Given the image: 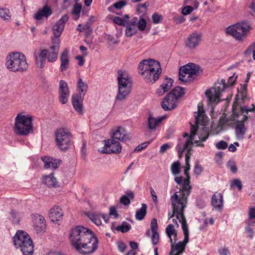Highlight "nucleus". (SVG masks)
Segmentation results:
<instances>
[{"mask_svg": "<svg viewBox=\"0 0 255 255\" xmlns=\"http://www.w3.org/2000/svg\"><path fill=\"white\" fill-rule=\"evenodd\" d=\"M42 160L44 162V167L45 168L55 169L58 167L61 162V160L55 159L49 156L42 157Z\"/></svg>", "mask_w": 255, "mask_h": 255, "instance_id": "nucleus-22", "label": "nucleus"}, {"mask_svg": "<svg viewBox=\"0 0 255 255\" xmlns=\"http://www.w3.org/2000/svg\"><path fill=\"white\" fill-rule=\"evenodd\" d=\"M43 181L48 187H55L57 183L56 179L53 176L52 173L45 176Z\"/></svg>", "mask_w": 255, "mask_h": 255, "instance_id": "nucleus-37", "label": "nucleus"}, {"mask_svg": "<svg viewBox=\"0 0 255 255\" xmlns=\"http://www.w3.org/2000/svg\"><path fill=\"white\" fill-rule=\"evenodd\" d=\"M112 138L123 142L129 140V135L128 131L121 127H116L112 129Z\"/></svg>", "mask_w": 255, "mask_h": 255, "instance_id": "nucleus-19", "label": "nucleus"}, {"mask_svg": "<svg viewBox=\"0 0 255 255\" xmlns=\"http://www.w3.org/2000/svg\"><path fill=\"white\" fill-rule=\"evenodd\" d=\"M138 70L147 82L152 83L159 79L161 73L159 63L151 59L142 60L138 65Z\"/></svg>", "mask_w": 255, "mask_h": 255, "instance_id": "nucleus-2", "label": "nucleus"}, {"mask_svg": "<svg viewBox=\"0 0 255 255\" xmlns=\"http://www.w3.org/2000/svg\"><path fill=\"white\" fill-rule=\"evenodd\" d=\"M137 26L139 30L141 31H144L146 27V21L145 19L143 18H140V19L138 20Z\"/></svg>", "mask_w": 255, "mask_h": 255, "instance_id": "nucleus-50", "label": "nucleus"}, {"mask_svg": "<svg viewBox=\"0 0 255 255\" xmlns=\"http://www.w3.org/2000/svg\"><path fill=\"white\" fill-rule=\"evenodd\" d=\"M31 117L19 114L15 118L14 131L17 135H26L32 131Z\"/></svg>", "mask_w": 255, "mask_h": 255, "instance_id": "nucleus-6", "label": "nucleus"}, {"mask_svg": "<svg viewBox=\"0 0 255 255\" xmlns=\"http://www.w3.org/2000/svg\"><path fill=\"white\" fill-rule=\"evenodd\" d=\"M125 224L118 226L116 228V230L118 231H120L122 233H127L131 229V226L129 224L124 222Z\"/></svg>", "mask_w": 255, "mask_h": 255, "instance_id": "nucleus-44", "label": "nucleus"}, {"mask_svg": "<svg viewBox=\"0 0 255 255\" xmlns=\"http://www.w3.org/2000/svg\"><path fill=\"white\" fill-rule=\"evenodd\" d=\"M202 40V35L201 33L195 31L189 34L185 44L186 46L190 49H194L201 44Z\"/></svg>", "mask_w": 255, "mask_h": 255, "instance_id": "nucleus-17", "label": "nucleus"}, {"mask_svg": "<svg viewBox=\"0 0 255 255\" xmlns=\"http://www.w3.org/2000/svg\"><path fill=\"white\" fill-rule=\"evenodd\" d=\"M77 88L80 91V93L78 95H81L84 97L86 92L88 91V84L83 81V80L79 78L77 82Z\"/></svg>", "mask_w": 255, "mask_h": 255, "instance_id": "nucleus-31", "label": "nucleus"}, {"mask_svg": "<svg viewBox=\"0 0 255 255\" xmlns=\"http://www.w3.org/2000/svg\"><path fill=\"white\" fill-rule=\"evenodd\" d=\"M14 246L22 252L23 255H32L34 246L29 235L21 230L17 231L12 238Z\"/></svg>", "mask_w": 255, "mask_h": 255, "instance_id": "nucleus-5", "label": "nucleus"}, {"mask_svg": "<svg viewBox=\"0 0 255 255\" xmlns=\"http://www.w3.org/2000/svg\"><path fill=\"white\" fill-rule=\"evenodd\" d=\"M227 166L230 169L233 173H236L237 172V167L233 161H230L227 163Z\"/></svg>", "mask_w": 255, "mask_h": 255, "instance_id": "nucleus-55", "label": "nucleus"}, {"mask_svg": "<svg viewBox=\"0 0 255 255\" xmlns=\"http://www.w3.org/2000/svg\"><path fill=\"white\" fill-rule=\"evenodd\" d=\"M120 202L125 205H128L130 204V200L126 195L122 196L120 198Z\"/></svg>", "mask_w": 255, "mask_h": 255, "instance_id": "nucleus-64", "label": "nucleus"}, {"mask_svg": "<svg viewBox=\"0 0 255 255\" xmlns=\"http://www.w3.org/2000/svg\"><path fill=\"white\" fill-rule=\"evenodd\" d=\"M69 16L67 14H65L58 20L53 27V33L54 36L57 38L61 35L65 23L69 20Z\"/></svg>", "mask_w": 255, "mask_h": 255, "instance_id": "nucleus-20", "label": "nucleus"}, {"mask_svg": "<svg viewBox=\"0 0 255 255\" xmlns=\"http://www.w3.org/2000/svg\"><path fill=\"white\" fill-rule=\"evenodd\" d=\"M52 13L51 8L47 5H45L41 9H39L34 15V18L37 20H41L44 17L48 18Z\"/></svg>", "mask_w": 255, "mask_h": 255, "instance_id": "nucleus-27", "label": "nucleus"}, {"mask_svg": "<svg viewBox=\"0 0 255 255\" xmlns=\"http://www.w3.org/2000/svg\"><path fill=\"white\" fill-rule=\"evenodd\" d=\"M193 10V8L191 6H185L183 9H182V14L184 15H188L191 13Z\"/></svg>", "mask_w": 255, "mask_h": 255, "instance_id": "nucleus-60", "label": "nucleus"}, {"mask_svg": "<svg viewBox=\"0 0 255 255\" xmlns=\"http://www.w3.org/2000/svg\"><path fill=\"white\" fill-rule=\"evenodd\" d=\"M198 126H194L193 125H191L190 128V134L189 136L186 139L185 143L184 144L183 147H180V145H178L179 147V152L181 151V153H182L184 150H186L188 151L185 155V162H186V167L185 168V171H189L190 169V165L189 164V158L190 156L188 155V153L192 149V146L193 144V140L194 139V136L196 134V132L198 130Z\"/></svg>", "mask_w": 255, "mask_h": 255, "instance_id": "nucleus-12", "label": "nucleus"}, {"mask_svg": "<svg viewBox=\"0 0 255 255\" xmlns=\"http://www.w3.org/2000/svg\"><path fill=\"white\" fill-rule=\"evenodd\" d=\"M105 146L101 152L105 154L116 153L119 154L121 152L122 145L121 143L114 139L105 140Z\"/></svg>", "mask_w": 255, "mask_h": 255, "instance_id": "nucleus-15", "label": "nucleus"}, {"mask_svg": "<svg viewBox=\"0 0 255 255\" xmlns=\"http://www.w3.org/2000/svg\"><path fill=\"white\" fill-rule=\"evenodd\" d=\"M118 86L119 93L116 98L118 100H123L130 92V87L128 85L130 84V79L127 74L123 73L122 71H118Z\"/></svg>", "mask_w": 255, "mask_h": 255, "instance_id": "nucleus-11", "label": "nucleus"}, {"mask_svg": "<svg viewBox=\"0 0 255 255\" xmlns=\"http://www.w3.org/2000/svg\"><path fill=\"white\" fill-rule=\"evenodd\" d=\"M34 216V223L37 233L43 232L45 229V221L44 217L38 214H35Z\"/></svg>", "mask_w": 255, "mask_h": 255, "instance_id": "nucleus-25", "label": "nucleus"}, {"mask_svg": "<svg viewBox=\"0 0 255 255\" xmlns=\"http://www.w3.org/2000/svg\"><path fill=\"white\" fill-rule=\"evenodd\" d=\"M203 171V168L198 162H196L194 167V173L196 175H199Z\"/></svg>", "mask_w": 255, "mask_h": 255, "instance_id": "nucleus-63", "label": "nucleus"}, {"mask_svg": "<svg viewBox=\"0 0 255 255\" xmlns=\"http://www.w3.org/2000/svg\"><path fill=\"white\" fill-rule=\"evenodd\" d=\"M5 66L10 71L23 72L28 68L25 55L20 52L10 53L6 57Z\"/></svg>", "mask_w": 255, "mask_h": 255, "instance_id": "nucleus-4", "label": "nucleus"}, {"mask_svg": "<svg viewBox=\"0 0 255 255\" xmlns=\"http://www.w3.org/2000/svg\"><path fill=\"white\" fill-rule=\"evenodd\" d=\"M228 87V83H226V80L222 79L219 85H216L214 87L207 90L205 95L208 99L209 103L211 104H218L220 102L221 93Z\"/></svg>", "mask_w": 255, "mask_h": 255, "instance_id": "nucleus-8", "label": "nucleus"}, {"mask_svg": "<svg viewBox=\"0 0 255 255\" xmlns=\"http://www.w3.org/2000/svg\"><path fill=\"white\" fill-rule=\"evenodd\" d=\"M179 222L181 224L182 228L184 234L189 233L188 225L186 221V218L184 214L181 217V219L179 220Z\"/></svg>", "mask_w": 255, "mask_h": 255, "instance_id": "nucleus-47", "label": "nucleus"}, {"mask_svg": "<svg viewBox=\"0 0 255 255\" xmlns=\"http://www.w3.org/2000/svg\"><path fill=\"white\" fill-rule=\"evenodd\" d=\"M10 219L12 221V222H15V223H19L20 222L19 215L18 212L14 210H11L10 212Z\"/></svg>", "mask_w": 255, "mask_h": 255, "instance_id": "nucleus-49", "label": "nucleus"}, {"mask_svg": "<svg viewBox=\"0 0 255 255\" xmlns=\"http://www.w3.org/2000/svg\"><path fill=\"white\" fill-rule=\"evenodd\" d=\"M188 197H183L181 195H178V192H175L171 197V201L173 208L172 213H168V219L173 218L176 214V218L179 220L184 214L185 208L187 203Z\"/></svg>", "mask_w": 255, "mask_h": 255, "instance_id": "nucleus-7", "label": "nucleus"}, {"mask_svg": "<svg viewBox=\"0 0 255 255\" xmlns=\"http://www.w3.org/2000/svg\"><path fill=\"white\" fill-rule=\"evenodd\" d=\"M205 113L202 108L198 107V114L195 116V123L197 124H203L205 121Z\"/></svg>", "mask_w": 255, "mask_h": 255, "instance_id": "nucleus-40", "label": "nucleus"}, {"mask_svg": "<svg viewBox=\"0 0 255 255\" xmlns=\"http://www.w3.org/2000/svg\"><path fill=\"white\" fill-rule=\"evenodd\" d=\"M147 213V206L145 204H142L141 207L138 209L135 213V219L137 220H143Z\"/></svg>", "mask_w": 255, "mask_h": 255, "instance_id": "nucleus-34", "label": "nucleus"}, {"mask_svg": "<svg viewBox=\"0 0 255 255\" xmlns=\"http://www.w3.org/2000/svg\"><path fill=\"white\" fill-rule=\"evenodd\" d=\"M184 174L186 178L182 176H175L174 181L177 185L180 186L179 189V195L183 196V197H188L190 195L192 187L190 185V176L189 171L184 170Z\"/></svg>", "mask_w": 255, "mask_h": 255, "instance_id": "nucleus-13", "label": "nucleus"}, {"mask_svg": "<svg viewBox=\"0 0 255 255\" xmlns=\"http://www.w3.org/2000/svg\"><path fill=\"white\" fill-rule=\"evenodd\" d=\"M152 19L154 24H157L160 22L161 16L157 13H154L152 16Z\"/></svg>", "mask_w": 255, "mask_h": 255, "instance_id": "nucleus-59", "label": "nucleus"}, {"mask_svg": "<svg viewBox=\"0 0 255 255\" xmlns=\"http://www.w3.org/2000/svg\"><path fill=\"white\" fill-rule=\"evenodd\" d=\"M169 94H172L174 98L178 101L179 98L181 97L184 94V89L180 87H176Z\"/></svg>", "mask_w": 255, "mask_h": 255, "instance_id": "nucleus-41", "label": "nucleus"}, {"mask_svg": "<svg viewBox=\"0 0 255 255\" xmlns=\"http://www.w3.org/2000/svg\"><path fill=\"white\" fill-rule=\"evenodd\" d=\"M152 235L151 236L152 244L154 246H155L158 243L159 239V235L158 232H152Z\"/></svg>", "mask_w": 255, "mask_h": 255, "instance_id": "nucleus-53", "label": "nucleus"}, {"mask_svg": "<svg viewBox=\"0 0 255 255\" xmlns=\"http://www.w3.org/2000/svg\"><path fill=\"white\" fill-rule=\"evenodd\" d=\"M87 215L89 219L97 226H99L101 224L102 222L100 220V216L97 213L89 212L87 214Z\"/></svg>", "mask_w": 255, "mask_h": 255, "instance_id": "nucleus-39", "label": "nucleus"}, {"mask_svg": "<svg viewBox=\"0 0 255 255\" xmlns=\"http://www.w3.org/2000/svg\"><path fill=\"white\" fill-rule=\"evenodd\" d=\"M59 100L62 104H66L70 96V90L67 83L64 80H60L59 82Z\"/></svg>", "mask_w": 255, "mask_h": 255, "instance_id": "nucleus-18", "label": "nucleus"}, {"mask_svg": "<svg viewBox=\"0 0 255 255\" xmlns=\"http://www.w3.org/2000/svg\"><path fill=\"white\" fill-rule=\"evenodd\" d=\"M10 12L6 8H0V16L5 20H8L10 18Z\"/></svg>", "mask_w": 255, "mask_h": 255, "instance_id": "nucleus-48", "label": "nucleus"}, {"mask_svg": "<svg viewBox=\"0 0 255 255\" xmlns=\"http://www.w3.org/2000/svg\"><path fill=\"white\" fill-rule=\"evenodd\" d=\"M46 52L45 50H41L38 56L36 53L34 54L35 64L40 68H43L45 65Z\"/></svg>", "mask_w": 255, "mask_h": 255, "instance_id": "nucleus-30", "label": "nucleus"}, {"mask_svg": "<svg viewBox=\"0 0 255 255\" xmlns=\"http://www.w3.org/2000/svg\"><path fill=\"white\" fill-rule=\"evenodd\" d=\"M231 186H235L238 187L239 190H241L242 188V184L241 181L238 179L234 180L232 183L231 184Z\"/></svg>", "mask_w": 255, "mask_h": 255, "instance_id": "nucleus-62", "label": "nucleus"}, {"mask_svg": "<svg viewBox=\"0 0 255 255\" xmlns=\"http://www.w3.org/2000/svg\"><path fill=\"white\" fill-rule=\"evenodd\" d=\"M234 127H235V131L237 136H243L245 134L246 128L243 122L237 120Z\"/></svg>", "mask_w": 255, "mask_h": 255, "instance_id": "nucleus-32", "label": "nucleus"}, {"mask_svg": "<svg viewBox=\"0 0 255 255\" xmlns=\"http://www.w3.org/2000/svg\"><path fill=\"white\" fill-rule=\"evenodd\" d=\"M151 141H147L142 143L141 144L138 145L134 149V151L139 152L142 151L143 149H144L146 146H147L150 143Z\"/></svg>", "mask_w": 255, "mask_h": 255, "instance_id": "nucleus-56", "label": "nucleus"}, {"mask_svg": "<svg viewBox=\"0 0 255 255\" xmlns=\"http://www.w3.org/2000/svg\"><path fill=\"white\" fill-rule=\"evenodd\" d=\"M94 21L95 17L94 16H91L84 24L83 29H86L88 30V31H87V33L90 34L92 32L93 30L91 28V25Z\"/></svg>", "mask_w": 255, "mask_h": 255, "instance_id": "nucleus-43", "label": "nucleus"}, {"mask_svg": "<svg viewBox=\"0 0 255 255\" xmlns=\"http://www.w3.org/2000/svg\"><path fill=\"white\" fill-rule=\"evenodd\" d=\"M63 215L61 208L59 206H55L49 211V217L53 222H56L61 218Z\"/></svg>", "mask_w": 255, "mask_h": 255, "instance_id": "nucleus-28", "label": "nucleus"}, {"mask_svg": "<svg viewBox=\"0 0 255 255\" xmlns=\"http://www.w3.org/2000/svg\"><path fill=\"white\" fill-rule=\"evenodd\" d=\"M52 43L54 44L50 46L48 49H43L46 51V58H47V61L49 62H55L58 56V53L59 51V40L55 38L52 39Z\"/></svg>", "mask_w": 255, "mask_h": 255, "instance_id": "nucleus-16", "label": "nucleus"}, {"mask_svg": "<svg viewBox=\"0 0 255 255\" xmlns=\"http://www.w3.org/2000/svg\"><path fill=\"white\" fill-rule=\"evenodd\" d=\"M199 67L193 63H190L181 67L179 69V80L182 82L191 80L192 76L198 73Z\"/></svg>", "mask_w": 255, "mask_h": 255, "instance_id": "nucleus-14", "label": "nucleus"}, {"mask_svg": "<svg viewBox=\"0 0 255 255\" xmlns=\"http://www.w3.org/2000/svg\"><path fill=\"white\" fill-rule=\"evenodd\" d=\"M84 97L81 95L74 94L72 97V104L74 109L79 113H82L83 101Z\"/></svg>", "mask_w": 255, "mask_h": 255, "instance_id": "nucleus-26", "label": "nucleus"}, {"mask_svg": "<svg viewBox=\"0 0 255 255\" xmlns=\"http://www.w3.org/2000/svg\"><path fill=\"white\" fill-rule=\"evenodd\" d=\"M126 27L125 35L127 37H130L134 35L137 32V28L126 24L125 26Z\"/></svg>", "mask_w": 255, "mask_h": 255, "instance_id": "nucleus-42", "label": "nucleus"}, {"mask_svg": "<svg viewBox=\"0 0 255 255\" xmlns=\"http://www.w3.org/2000/svg\"><path fill=\"white\" fill-rule=\"evenodd\" d=\"M255 108H248L247 106H242L241 105L234 104L233 105V113L230 116H227L225 113L222 114L219 120V127L223 129L226 127L234 128L236 121V118H238L242 114L249 112H254Z\"/></svg>", "mask_w": 255, "mask_h": 255, "instance_id": "nucleus-3", "label": "nucleus"}, {"mask_svg": "<svg viewBox=\"0 0 255 255\" xmlns=\"http://www.w3.org/2000/svg\"><path fill=\"white\" fill-rule=\"evenodd\" d=\"M70 240L73 247L80 253L89 255L97 250L99 241L95 234L83 226H77L71 230Z\"/></svg>", "mask_w": 255, "mask_h": 255, "instance_id": "nucleus-1", "label": "nucleus"}, {"mask_svg": "<svg viewBox=\"0 0 255 255\" xmlns=\"http://www.w3.org/2000/svg\"><path fill=\"white\" fill-rule=\"evenodd\" d=\"M138 19L137 17H134L129 21H127L126 24L137 28Z\"/></svg>", "mask_w": 255, "mask_h": 255, "instance_id": "nucleus-61", "label": "nucleus"}, {"mask_svg": "<svg viewBox=\"0 0 255 255\" xmlns=\"http://www.w3.org/2000/svg\"><path fill=\"white\" fill-rule=\"evenodd\" d=\"M250 30V26H246L243 23H237L228 27L226 29V33L232 36L236 40L243 41Z\"/></svg>", "mask_w": 255, "mask_h": 255, "instance_id": "nucleus-9", "label": "nucleus"}, {"mask_svg": "<svg viewBox=\"0 0 255 255\" xmlns=\"http://www.w3.org/2000/svg\"><path fill=\"white\" fill-rule=\"evenodd\" d=\"M177 103L178 101L176 98H174L172 94L168 93L163 99L161 106L165 111H170L176 107Z\"/></svg>", "mask_w": 255, "mask_h": 255, "instance_id": "nucleus-21", "label": "nucleus"}, {"mask_svg": "<svg viewBox=\"0 0 255 255\" xmlns=\"http://www.w3.org/2000/svg\"><path fill=\"white\" fill-rule=\"evenodd\" d=\"M180 163L179 162H175L171 164V171L174 175H176L180 173Z\"/></svg>", "mask_w": 255, "mask_h": 255, "instance_id": "nucleus-46", "label": "nucleus"}, {"mask_svg": "<svg viewBox=\"0 0 255 255\" xmlns=\"http://www.w3.org/2000/svg\"><path fill=\"white\" fill-rule=\"evenodd\" d=\"M148 6V2L146 1L143 4H140L137 7V11L138 12H143L146 10V8Z\"/></svg>", "mask_w": 255, "mask_h": 255, "instance_id": "nucleus-57", "label": "nucleus"}, {"mask_svg": "<svg viewBox=\"0 0 255 255\" xmlns=\"http://www.w3.org/2000/svg\"><path fill=\"white\" fill-rule=\"evenodd\" d=\"M211 205L217 211H220L223 207V199L222 194L216 192L212 197Z\"/></svg>", "mask_w": 255, "mask_h": 255, "instance_id": "nucleus-23", "label": "nucleus"}, {"mask_svg": "<svg viewBox=\"0 0 255 255\" xmlns=\"http://www.w3.org/2000/svg\"><path fill=\"white\" fill-rule=\"evenodd\" d=\"M216 147L219 149H225L228 147V143L223 140H221L216 143Z\"/></svg>", "mask_w": 255, "mask_h": 255, "instance_id": "nucleus-54", "label": "nucleus"}, {"mask_svg": "<svg viewBox=\"0 0 255 255\" xmlns=\"http://www.w3.org/2000/svg\"><path fill=\"white\" fill-rule=\"evenodd\" d=\"M60 60V69L61 72H64L68 69L70 63L69 51L67 49H65L61 53Z\"/></svg>", "mask_w": 255, "mask_h": 255, "instance_id": "nucleus-24", "label": "nucleus"}, {"mask_svg": "<svg viewBox=\"0 0 255 255\" xmlns=\"http://www.w3.org/2000/svg\"><path fill=\"white\" fill-rule=\"evenodd\" d=\"M165 232L168 236V237L170 239V242L172 243V239L171 238L172 236H174V241H177V234L176 233V231H175V229L174 228V226L172 224H169L168 225L165 229Z\"/></svg>", "mask_w": 255, "mask_h": 255, "instance_id": "nucleus-35", "label": "nucleus"}, {"mask_svg": "<svg viewBox=\"0 0 255 255\" xmlns=\"http://www.w3.org/2000/svg\"><path fill=\"white\" fill-rule=\"evenodd\" d=\"M81 5L79 4H76L74 6L73 9L72 11V13L75 15H78V16H79L80 13L81 12Z\"/></svg>", "mask_w": 255, "mask_h": 255, "instance_id": "nucleus-58", "label": "nucleus"}, {"mask_svg": "<svg viewBox=\"0 0 255 255\" xmlns=\"http://www.w3.org/2000/svg\"><path fill=\"white\" fill-rule=\"evenodd\" d=\"M209 137V131L208 129H204L199 136V140H195L194 143L197 144V146H203L204 144L201 143V141H205Z\"/></svg>", "mask_w": 255, "mask_h": 255, "instance_id": "nucleus-38", "label": "nucleus"}, {"mask_svg": "<svg viewBox=\"0 0 255 255\" xmlns=\"http://www.w3.org/2000/svg\"><path fill=\"white\" fill-rule=\"evenodd\" d=\"M165 116H161L157 118H155L150 115L148 118L147 127L151 130H155L157 127L165 118Z\"/></svg>", "mask_w": 255, "mask_h": 255, "instance_id": "nucleus-29", "label": "nucleus"}, {"mask_svg": "<svg viewBox=\"0 0 255 255\" xmlns=\"http://www.w3.org/2000/svg\"><path fill=\"white\" fill-rule=\"evenodd\" d=\"M55 142L61 150L67 149L71 145V134L65 128L57 129L55 132Z\"/></svg>", "mask_w": 255, "mask_h": 255, "instance_id": "nucleus-10", "label": "nucleus"}, {"mask_svg": "<svg viewBox=\"0 0 255 255\" xmlns=\"http://www.w3.org/2000/svg\"><path fill=\"white\" fill-rule=\"evenodd\" d=\"M150 229L152 232H157L158 230V224L157 220L155 218L151 219L150 222Z\"/></svg>", "mask_w": 255, "mask_h": 255, "instance_id": "nucleus-51", "label": "nucleus"}, {"mask_svg": "<svg viewBox=\"0 0 255 255\" xmlns=\"http://www.w3.org/2000/svg\"><path fill=\"white\" fill-rule=\"evenodd\" d=\"M113 21L115 23L123 26H125L127 22L125 19H124L119 16H116L113 19Z\"/></svg>", "mask_w": 255, "mask_h": 255, "instance_id": "nucleus-52", "label": "nucleus"}, {"mask_svg": "<svg viewBox=\"0 0 255 255\" xmlns=\"http://www.w3.org/2000/svg\"><path fill=\"white\" fill-rule=\"evenodd\" d=\"M171 251L170 252V255H172L175 252H179L181 253H183L185 249L184 244L182 243V242H179L178 243L174 244L173 243H171Z\"/></svg>", "mask_w": 255, "mask_h": 255, "instance_id": "nucleus-33", "label": "nucleus"}, {"mask_svg": "<svg viewBox=\"0 0 255 255\" xmlns=\"http://www.w3.org/2000/svg\"><path fill=\"white\" fill-rule=\"evenodd\" d=\"M173 80L171 78H166L163 81L162 84L160 86L161 89L163 90L162 93V94L164 93L165 92L169 90L173 84Z\"/></svg>", "mask_w": 255, "mask_h": 255, "instance_id": "nucleus-36", "label": "nucleus"}, {"mask_svg": "<svg viewBox=\"0 0 255 255\" xmlns=\"http://www.w3.org/2000/svg\"><path fill=\"white\" fill-rule=\"evenodd\" d=\"M127 4V2L125 0H121L114 3L111 7L108 8L109 11L113 12L112 10V7L115 8L117 9H121Z\"/></svg>", "mask_w": 255, "mask_h": 255, "instance_id": "nucleus-45", "label": "nucleus"}]
</instances>
